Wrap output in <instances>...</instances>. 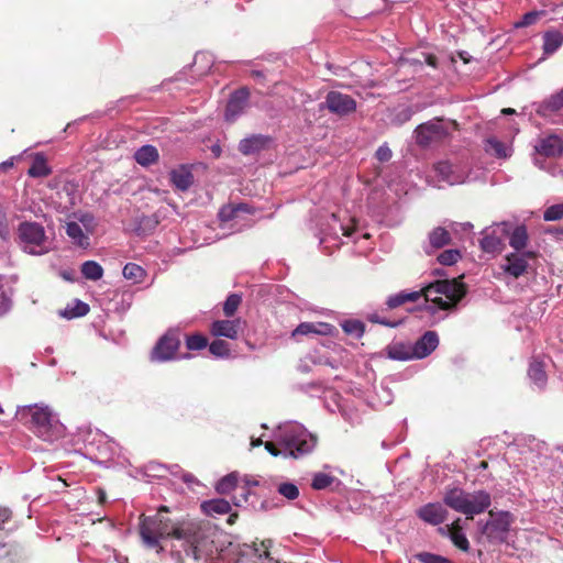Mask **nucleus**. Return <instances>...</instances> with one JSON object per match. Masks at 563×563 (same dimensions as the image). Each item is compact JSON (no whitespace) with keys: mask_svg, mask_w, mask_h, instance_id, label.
Segmentation results:
<instances>
[{"mask_svg":"<svg viewBox=\"0 0 563 563\" xmlns=\"http://www.w3.org/2000/svg\"><path fill=\"white\" fill-rule=\"evenodd\" d=\"M241 320H217L210 327V332L214 336H224L235 340L239 336Z\"/></svg>","mask_w":563,"mask_h":563,"instance_id":"nucleus-18","label":"nucleus"},{"mask_svg":"<svg viewBox=\"0 0 563 563\" xmlns=\"http://www.w3.org/2000/svg\"><path fill=\"white\" fill-rule=\"evenodd\" d=\"M164 512H169L167 506H161L157 512L153 516H145L144 514L139 518V533L145 547L155 549L157 552L164 550L161 544L162 539L172 538L175 523L169 518L163 516Z\"/></svg>","mask_w":563,"mask_h":563,"instance_id":"nucleus-3","label":"nucleus"},{"mask_svg":"<svg viewBox=\"0 0 563 563\" xmlns=\"http://www.w3.org/2000/svg\"><path fill=\"white\" fill-rule=\"evenodd\" d=\"M267 143L268 137L263 135H252L239 143V151L244 155L254 154L265 148Z\"/></svg>","mask_w":563,"mask_h":563,"instance_id":"nucleus-22","label":"nucleus"},{"mask_svg":"<svg viewBox=\"0 0 563 563\" xmlns=\"http://www.w3.org/2000/svg\"><path fill=\"white\" fill-rule=\"evenodd\" d=\"M413 558L422 563H452L449 559L430 552H419Z\"/></svg>","mask_w":563,"mask_h":563,"instance_id":"nucleus-42","label":"nucleus"},{"mask_svg":"<svg viewBox=\"0 0 563 563\" xmlns=\"http://www.w3.org/2000/svg\"><path fill=\"white\" fill-rule=\"evenodd\" d=\"M478 468H479V470H486V468H488V462H487V461H482V462L478 464Z\"/></svg>","mask_w":563,"mask_h":563,"instance_id":"nucleus-64","label":"nucleus"},{"mask_svg":"<svg viewBox=\"0 0 563 563\" xmlns=\"http://www.w3.org/2000/svg\"><path fill=\"white\" fill-rule=\"evenodd\" d=\"M236 484L238 475L230 473L218 482L216 489L219 494H229L236 487Z\"/></svg>","mask_w":563,"mask_h":563,"instance_id":"nucleus-36","label":"nucleus"},{"mask_svg":"<svg viewBox=\"0 0 563 563\" xmlns=\"http://www.w3.org/2000/svg\"><path fill=\"white\" fill-rule=\"evenodd\" d=\"M563 43V35L559 31H549L543 35V51L553 54Z\"/></svg>","mask_w":563,"mask_h":563,"instance_id":"nucleus-31","label":"nucleus"},{"mask_svg":"<svg viewBox=\"0 0 563 563\" xmlns=\"http://www.w3.org/2000/svg\"><path fill=\"white\" fill-rule=\"evenodd\" d=\"M233 206L238 213L239 212L254 213L253 207L250 206L249 203H238V205H233Z\"/></svg>","mask_w":563,"mask_h":563,"instance_id":"nucleus-55","label":"nucleus"},{"mask_svg":"<svg viewBox=\"0 0 563 563\" xmlns=\"http://www.w3.org/2000/svg\"><path fill=\"white\" fill-rule=\"evenodd\" d=\"M537 258V252L523 251L514 252L506 255V264L501 266L503 271L514 278H519L528 273L529 260Z\"/></svg>","mask_w":563,"mask_h":563,"instance_id":"nucleus-10","label":"nucleus"},{"mask_svg":"<svg viewBox=\"0 0 563 563\" xmlns=\"http://www.w3.org/2000/svg\"><path fill=\"white\" fill-rule=\"evenodd\" d=\"M461 256L459 250H445L438 256V261L442 265L451 266L454 265Z\"/></svg>","mask_w":563,"mask_h":563,"instance_id":"nucleus-43","label":"nucleus"},{"mask_svg":"<svg viewBox=\"0 0 563 563\" xmlns=\"http://www.w3.org/2000/svg\"><path fill=\"white\" fill-rule=\"evenodd\" d=\"M98 500L100 504H103L106 503L107 500V495H106V492L103 489H98Z\"/></svg>","mask_w":563,"mask_h":563,"instance_id":"nucleus-59","label":"nucleus"},{"mask_svg":"<svg viewBox=\"0 0 563 563\" xmlns=\"http://www.w3.org/2000/svg\"><path fill=\"white\" fill-rule=\"evenodd\" d=\"M209 532L210 529L201 522L183 520L175 523L172 536L173 539L183 541L181 547L186 555L199 561L212 553V541Z\"/></svg>","mask_w":563,"mask_h":563,"instance_id":"nucleus-2","label":"nucleus"},{"mask_svg":"<svg viewBox=\"0 0 563 563\" xmlns=\"http://www.w3.org/2000/svg\"><path fill=\"white\" fill-rule=\"evenodd\" d=\"M453 544L460 550L467 552L470 550V542L462 531L452 532L448 534Z\"/></svg>","mask_w":563,"mask_h":563,"instance_id":"nucleus-48","label":"nucleus"},{"mask_svg":"<svg viewBox=\"0 0 563 563\" xmlns=\"http://www.w3.org/2000/svg\"><path fill=\"white\" fill-rule=\"evenodd\" d=\"M18 418L44 441L52 442L64 435V426L47 406H24L19 409Z\"/></svg>","mask_w":563,"mask_h":563,"instance_id":"nucleus-1","label":"nucleus"},{"mask_svg":"<svg viewBox=\"0 0 563 563\" xmlns=\"http://www.w3.org/2000/svg\"><path fill=\"white\" fill-rule=\"evenodd\" d=\"M439 531L445 536V534H450L452 532H457V531H462V527H461V519L457 518L455 521H453L451 525L446 526L445 528H440Z\"/></svg>","mask_w":563,"mask_h":563,"instance_id":"nucleus-54","label":"nucleus"},{"mask_svg":"<svg viewBox=\"0 0 563 563\" xmlns=\"http://www.w3.org/2000/svg\"><path fill=\"white\" fill-rule=\"evenodd\" d=\"M0 238L3 241L9 240V238H10V228H9L7 218L1 212H0Z\"/></svg>","mask_w":563,"mask_h":563,"instance_id":"nucleus-52","label":"nucleus"},{"mask_svg":"<svg viewBox=\"0 0 563 563\" xmlns=\"http://www.w3.org/2000/svg\"><path fill=\"white\" fill-rule=\"evenodd\" d=\"M15 241L30 255H44L51 251V239L45 228L35 221H22L16 229Z\"/></svg>","mask_w":563,"mask_h":563,"instance_id":"nucleus-6","label":"nucleus"},{"mask_svg":"<svg viewBox=\"0 0 563 563\" xmlns=\"http://www.w3.org/2000/svg\"><path fill=\"white\" fill-rule=\"evenodd\" d=\"M52 173L51 167L47 165L45 156L41 153L34 155L31 167L27 170L30 177L40 178L47 177Z\"/></svg>","mask_w":563,"mask_h":563,"instance_id":"nucleus-27","label":"nucleus"},{"mask_svg":"<svg viewBox=\"0 0 563 563\" xmlns=\"http://www.w3.org/2000/svg\"><path fill=\"white\" fill-rule=\"evenodd\" d=\"M451 241V233L442 227H437L429 233V245L432 250L442 249L449 245Z\"/></svg>","mask_w":563,"mask_h":563,"instance_id":"nucleus-26","label":"nucleus"},{"mask_svg":"<svg viewBox=\"0 0 563 563\" xmlns=\"http://www.w3.org/2000/svg\"><path fill=\"white\" fill-rule=\"evenodd\" d=\"M426 63L429 66L435 68L438 66V58H437L435 55L429 54V55L426 56Z\"/></svg>","mask_w":563,"mask_h":563,"instance_id":"nucleus-57","label":"nucleus"},{"mask_svg":"<svg viewBox=\"0 0 563 563\" xmlns=\"http://www.w3.org/2000/svg\"><path fill=\"white\" fill-rule=\"evenodd\" d=\"M543 14L541 11H530L521 16L519 21L515 23L516 27H526L537 23L540 16Z\"/></svg>","mask_w":563,"mask_h":563,"instance_id":"nucleus-47","label":"nucleus"},{"mask_svg":"<svg viewBox=\"0 0 563 563\" xmlns=\"http://www.w3.org/2000/svg\"><path fill=\"white\" fill-rule=\"evenodd\" d=\"M172 184L181 191H186L194 183V175L190 169L184 165L170 172Z\"/></svg>","mask_w":563,"mask_h":563,"instance_id":"nucleus-21","label":"nucleus"},{"mask_svg":"<svg viewBox=\"0 0 563 563\" xmlns=\"http://www.w3.org/2000/svg\"><path fill=\"white\" fill-rule=\"evenodd\" d=\"M368 320L373 323H378L385 327L396 328L401 322L400 321H390L386 318L380 317L378 313H372L368 316Z\"/></svg>","mask_w":563,"mask_h":563,"instance_id":"nucleus-50","label":"nucleus"},{"mask_svg":"<svg viewBox=\"0 0 563 563\" xmlns=\"http://www.w3.org/2000/svg\"><path fill=\"white\" fill-rule=\"evenodd\" d=\"M236 216H238V212L235 211L233 205L223 206L220 209L219 214H218L220 221H222V222H229V221L233 220L234 218H236Z\"/></svg>","mask_w":563,"mask_h":563,"instance_id":"nucleus-49","label":"nucleus"},{"mask_svg":"<svg viewBox=\"0 0 563 563\" xmlns=\"http://www.w3.org/2000/svg\"><path fill=\"white\" fill-rule=\"evenodd\" d=\"M460 279L435 280L417 292H421V297H424L426 301L432 302L437 308L450 310L466 295V285Z\"/></svg>","mask_w":563,"mask_h":563,"instance_id":"nucleus-4","label":"nucleus"},{"mask_svg":"<svg viewBox=\"0 0 563 563\" xmlns=\"http://www.w3.org/2000/svg\"><path fill=\"white\" fill-rule=\"evenodd\" d=\"M208 345V339L200 334L195 333L186 336V347L189 351H199Z\"/></svg>","mask_w":563,"mask_h":563,"instance_id":"nucleus-38","label":"nucleus"},{"mask_svg":"<svg viewBox=\"0 0 563 563\" xmlns=\"http://www.w3.org/2000/svg\"><path fill=\"white\" fill-rule=\"evenodd\" d=\"M249 98L250 91L246 88L238 89L231 95L225 108L227 121L233 122L244 112Z\"/></svg>","mask_w":563,"mask_h":563,"instance_id":"nucleus-14","label":"nucleus"},{"mask_svg":"<svg viewBox=\"0 0 563 563\" xmlns=\"http://www.w3.org/2000/svg\"><path fill=\"white\" fill-rule=\"evenodd\" d=\"M278 493L289 500H294L299 496L298 487L292 483H282L278 486Z\"/></svg>","mask_w":563,"mask_h":563,"instance_id":"nucleus-46","label":"nucleus"},{"mask_svg":"<svg viewBox=\"0 0 563 563\" xmlns=\"http://www.w3.org/2000/svg\"><path fill=\"white\" fill-rule=\"evenodd\" d=\"M488 143L498 157H506V148L501 142L497 140H489Z\"/></svg>","mask_w":563,"mask_h":563,"instance_id":"nucleus-53","label":"nucleus"},{"mask_svg":"<svg viewBox=\"0 0 563 563\" xmlns=\"http://www.w3.org/2000/svg\"><path fill=\"white\" fill-rule=\"evenodd\" d=\"M122 274L124 278L132 280L133 283H142L146 277L145 269L135 263L125 264Z\"/></svg>","mask_w":563,"mask_h":563,"instance_id":"nucleus-33","label":"nucleus"},{"mask_svg":"<svg viewBox=\"0 0 563 563\" xmlns=\"http://www.w3.org/2000/svg\"><path fill=\"white\" fill-rule=\"evenodd\" d=\"M528 375L539 387H543L547 383V373L544 371L543 363L539 361H532L530 363Z\"/></svg>","mask_w":563,"mask_h":563,"instance_id":"nucleus-32","label":"nucleus"},{"mask_svg":"<svg viewBox=\"0 0 563 563\" xmlns=\"http://www.w3.org/2000/svg\"><path fill=\"white\" fill-rule=\"evenodd\" d=\"M280 443L288 452V455L295 459L311 452L316 444L314 440L306 431L297 427L286 429L282 434Z\"/></svg>","mask_w":563,"mask_h":563,"instance_id":"nucleus-7","label":"nucleus"},{"mask_svg":"<svg viewBox=\"0 0 563 563\" xmlns=\"http://www.w3.org/2000/svg\"><path fill=\"white\" fill-rule=\"evenodd\" d=\"M534 148L543 156L556 157L563 153V140L558 135H548L540 139Z\"/></svg>","mask_w":563,"mask_h":563,"instance_id":"nucleus-17","label":"nucleus"},{"mask_svg":"<svg viewBox=\"0 0 563 563\" xmlns=\"http://www.w3.org/2000/svg\"><path fill=\"white\" fill-rule=\"evenodd\" d=\"M563 108V89L559 92L550 96L543 102L540 103L537 112L541 115H549L553 112H558Z\"/></svg>","mask_w":563,"mask_h":563,"instance_id":"nucleus-23","label":"nucleus"},{"mask_svg":"<svg viewBox=\"0 0 563 563\" xmlns=\"http://www.w3.org/2000/svg\"><path fill=\"white\" fill-rule=\"evenodd\" d=\"M443 503L451 509L473 519L474 515L484 512L492 504L490 495L485 490L467 493L460 487L448 488Z\"/></svg>","mask_w":563,"mask_h":563,"instance_id":"nucleus-5","label":"nucleus"},{"mask_svg":"<svg viewBox=\"0 0 563 563\" xmlns=\"http://www.w3.org/2000/svg\"><path fill=\"white\" fill-rule=\"evenodd\" d=\"M334 330L335 328L327 322H301L291 332V338L310 334L328 336L332 335Z\"/></svg>","mask_w":563,"mask_h":563,"instance_id":"nucleus-16","label":"nucleus"},{"mask_svg":"<svg viewBox=\"0 0 563 563\" xmlns=\"http://www.w3.org/2000/svg\"><path fill=\"white\" fill-rule=\"evenodd\" d=\"M388 356L397 361L416 358L413 346L404 343H394L387 347Z\"/></svg>","mask_w":563,"mask_h":563,"instance_id":"nucleus-25","label":"nucleus"},{"mask_svg":"<svg viewBox=\"0 0 563 563\" xmlns=\"http://www.w3.org/2000/svg\"><path fill=\"white\" fill-rule=\"evenodd\" d=\"M327 109L339 117L349 115L356 110V101L349 95L340 91H329L325 96Z\"/></svg>","mask_w":563,"mask_h":563,"instance_id":"nucleus-11","label":"nucleus"},{"mask_svg":"<svg viewBox=\"0 0 563 563\" xmlns=\"http://www.w3.org/2000/svg\"><path fill=\"white\" fill-rule=\"evenodd\" d=\"M89 312V306L82 301H77L74 308L66 309L64 316L68 319L84 317Z\"/></svg>","mask_w":563,"mask_h":563,"instance_id":"nucleus-45","label":"nucleus"},{"mask_svg":"<svg viewBox=\"0 0 563 563\" xmlns=\"http://www.w3.org/2000/svg\"><path fill=\"white\" fill-rule=\"evenodd\" d=\"M239 515L236 512H233V514H230L229 518H228V523L229 525H234L236 519H238Z\"/></svg>","mask_w":563,"mask_h":563,"instance_id":"nucleus-61","label":"nucleus"},{"mask_svg":"<svg viewBox=\"0 0 563 563\" xmlns=\"http://www.w3.org/2000/svg\"><path fill=\"white\" fill-rule=\"evenodd\" d=\"M353 232H354V229H353V228H344V229H343V234H344L345 236H351V235L353 234Z\"/></svg>","mask_w":563,"mask_h":563,"instance_id":"nucleus-62","label":"nucleus"},{"mask_svg":"<svg viewBox=\"0 0 563 563\" xmlns=\"http://www.w3.org/2000/svg\"><path fill=\"white\" fill-rule=\"evenodd\" d=\"M342 329L346 334L360 339L365 332V324L360 320H346L342 323Z\"/></svg>","mask_w":563,"mask_h":563,"instance_id":"nucleus-35","label":"nucleus"},{"mask_svg":"<svg viewBox=\"0 0 563 563\" xmlns=\"http://www.w3.org/2000/svg\"><path fill=\"white\" fill-rule=\"evenodd\" d=\"M80 271L84 277L90 280H99L103 276L102 266L95 261H86L82 263Z\"/></svg>","mask_w":563,"mask_h":563,"instance_id":"nucleus-34","label":"nucleus"},{"mask_svg":"<svg viewBox=\"0 0 563 563\" xmlns=\"http://www.w3.org/2000/svg\"><path fill=\"white\" fill-rule=\"evenodd\" d=\"M501 113H504V114H512V113H515V109H512V108H504L501 110Z\"/></svg>","mask_w":563,"mask_h":563,"instance_id":"nucleus-63","label":"nucleus"},{"mask_svg":"<svg viewBox=\"0 0 563 563\" xmlns=\"http://www.w3.org/2000/svg\"><path fill=\"white\" fill-rule=\"evenodd\" d=\"M439 344V336L434 331H427L413 346L416 358H423L430 355Z\"/></svg>","mask_w":563,"mask_h":563,"instance_id":"nucleus-19","label":"nucleus"},{"mask_svg":"<svg viewBox=\"0 0 563 563\" xmlns=\"http://www.w3.org/2000/svg\"><path fill=\"white\" fill-rule=\"evenodd\" d=\"M391 150L385 144L377 148L375 157L380 162L385 163L391 158Z\"/></svg>","mask_w":563,"mask_h":563,"instance_id":"nucleus-51","label":"nucleus"},{"mask_svg":"<svg viewBox=\"0 0 563 563\" xmlns=\"http://www.w3.org/2000/svg\"><path fill=\"white\" fill-rule=\"evenodd\" d=\"M201 508L209 516L224 515L230 512L231 505L228 500L219 498L202 503Z\"/></svg>","mask_w":563,"mask_h":563,"instance_id":"nucleus-28","label":"nucleus"},{"mask_svg":"<svg viewBox=\"0 0 563 563\" xmlns=\"http://www.w3.org/2000/svg\"><path fill=\"white\" fill-rule=\"evenodd\" d=\"M209 351L212 355L217 357H229L230 356V345L224 340H214L209 345Z\"/></svg>","mask_w":563,"mask_h":563,"instance_id":"nucleus-39","label":"nucleus"},{"mask_svg":"<svg viewBox=\"0 0 563 563\" xmlns=\"http://www.w3.org/2000/svg\"><path fill=\"white\" fill-rule=\"evenodd\" d=\"M251 77L256 80H262V79H264V74L261 70H252Z\"/></svg>","mask_w":563,"mask_h":563,"instance_id":"nucleus-58","label":"nucleus"},{"mask_svg":"<svg viewBox=\"0 0 563 563\" xmlns=\"http://www.w3.org/2000/svg\"><path fill=\"white\" fill-rule=\"evenodd\" d=\"M242 302V296L239 294H231L228 296L223 305V313L225 317H233Z\"/></svg>","mask_w":563,"mask_h":563,"instance_id":"nucleus-37","label":"nucleus"},{"mask_svg":"<svg viewBox=\"0 0 563 563\" xmlns=\"http://www.w3.org/2000/svg\"><path fill=\"white\" fill-rule=\"evenodd\" d=\"M67 235L80 247L89 246V238L84 233L81 227L77 222H68L66 225Z\"/></svg>","mask_w":563,"mask_h":563,"instance_id":"nucleus-29","label":"nucleus"},{"mask_svg":"<svg viewBox=\"0 0 563 563\" xmlns=\"http://www.w3.org/2000/svg\"><path fill=\"white\" fill-rule=\"evenodd\" d=\"M180 346V339L175 331H167L155 344L151 360L157 362H166L174 358Z\"/></svg>","mask_w":563,"mask_h":563,"instance_id":"nucleus-9","label":"nucleus"},{"mask_svg":"<svg viewBox=\"0 0 563 563\" xmlns=\"http://www.w3.org/2000/svg\"><path fill=\"white\" fill-rule=\"evenodd\" d=\"M490 520H488L482 533L486 536L492 543H504L507 540L510 526L514 522V516L509 511H489Z\"/></svg>","mask_w":563,"mask_h":563,"instance_id":"nucleus-8","label":"nucleus"},{"mask_svg":"<svg viewBox=\"0 0 563 563\" xmlns=\"http://www.w3.org/2000/svg\"><path fill=\"white\" fill-rule=\"evenodd\" d=\"M265 449L273 455L278 456L280 454V450L277 449L274 442L267 441L265 442Z\"/></svg>","mask_w":563,"mask_h":563,"instance_id":"nucleus-56","label":"nucleus"},{"mask_svg":"<svg viewBox=\"0 0 563 563\" xmlns=\"http://www.w3.org/2000/svg\"><path fill=\"white\" fill-rule=\"evenodd\" d=\"M442 120H434L420 124L416 129V141L421 146H428L432 142L441 141L449 135L448 130L441 123Z\"/></svg>","mask_w":563,"mask_h":563,"instance_id":"nucleus-12","label":"nucleus"},{"mask_svg":"<svg viewBox=\"0 0 563 563\" xmlns=\"http://www.w3.org/2000/svg\"><path fill=\"white\" fill-rule=\"evenodd\" d=\"M11 167H13V159L12 158L0 164V169L7 170V169H9Z\"/></svg>","mask_w":563,"mask_h":563,"instance_id":"nucleus-60","label":"nucleus"},{"mask_svg":"<svg viewBox=\"0 0 563 563\" xmlns=\"http://www.w3.org/2000/svg\"><path fill=\"white\" fill-rule=\"evenodd\" d=\"M417 515L424 522L438 526L446 519L448 510L439 503H430L419 508Z\"/></svg>","mask_w":563,"mask_h":563,"instance_id":"nucleus-15","label":"nucleus"},{"mask_svg":"<svg viewBox=\"0 0 563 563\" xmlns=\"http://www.w3.org/2000/svg\"><path fill=\"white\" fill-rule=\"evenodd\" d=\"M159 154L155 146L143 145L134 153V159L141 166H148L158 161Z\"/></svg>","mask_w":563,"mask_h":563,"instance_id":"nucleus-24","label":"nucleus"},{"mask_svg":"<svg viewBox=\"0 0 563 563\" xmlns=\"http://www.w3.org/2000/svg\"><path fill=\"white\" fill-rule=\"evenodd\" d=\"M497 227L504 236H509V245L516 252H523L529 242V235L526 225H516L512 231L510 230L511 225L508 222H503Z\"/></svg>","mask_w":563,"mask_h":563,"instance_id":"nucleus-13","label":"nucleus"},{"mask_svg":"<svg viewBox=\"0 0 563 563\" xmlns=\"http://www.w3.org/2000/svg\"><path fill=\"white\" fill-rule=\"evenodd\" d=\"M543 219L545 221H558L563 219V202L552 205L545 209L543 213Z\"/></svg>","mask_w":563,"mask_h":563,"instance_id":"nucleus-44","label":"nucleus"},{"mask_svg":"<svg viewBox=\"0 0 563 563\" xmlns=\"http://www.w3.org/2000/svg\"><path fill=\"white\" fill-rule=\"evenodd\" d=\"M484 236L479 241L481 250L485 253L499 254L505 249V236L503 233L497 235L496 230L490 233L483 232Z\"/></svg>","mask_w":563,"mask_h":563,"instance_id":"nucleus-20","label":"nucleus"},{"mask_svg":"<svg viewBox=\"0 0 563 563\" xmlns=\"http://www.w3.org/2000/svg\"><path fill=\"white\" fill-rule=\"evenodd\" d=\"M420 297H421V292H417V291H410V292L401 291L399 294L390 296L387 299L386 305H387V307L389 309H395V308H398V307L405 305L406 302H415Z\"/></svg>","mask_w":563,"mask_h":563,"instance_id":"nucleus-30","label":"nucleus"},{"mask_svg":"<svg viewBox=\"0 0 563 563\" xmlns=\"http://www.w3.org/2000/svg\"><path fill=\"white\" fill-rule=\"evenodd\" d=\"M434 170L441 177L442 180L453 185L455 179L452 177L453 166L449 162H439L434 166Z\"/></svg>","mask_w":563,"mask_h":563,"instance_id":"nucleus-40","label":"nucleus"},{"mask_svg":"<svg viewBox=\"0 0 563 563\" xmlns=\"http://www.w3.org/2000/svg\"><path fill=\"white\" fill-rule=\"evenodd\" d=\"M333 482V476L325 473H317L312 478L311 486L313 489L321 490L329 487Z\"/></svg>","mask_w":563,"mask_h":563,"instance_id":"nucleus-41","label":"nucleus"}]
</instances>
